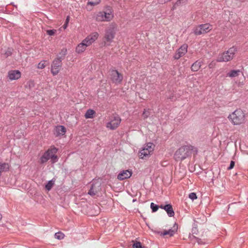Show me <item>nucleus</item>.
<instances>
[{"instance_id":"1","label":"nucleus","mask_w":248,"mask_h":248,"mask_svg":"<svg viewBox=\"0 0 248 248\" xmlns=\"http://www.w3.org/2000/svg\"><path fill=\"white\" fill-rule=\"evenodd\" d=\"M192 151L195 152L196 154L198 152L197 149L193 146H183L175 152L174 159L177 161H182L189 156Z\"/></svg>"},{"instance_id":"2","label":"nucleus","mask_w":248,"mask_h":248,"mask_svg":"<svg viewBox=\"0 0 248 248\" xmlns=\"http://www.w3.org/2000/svg\"><path fill=\"white\" fill-rule=\"evenodd\" d=\"M58 151L57 148L54 146H51L47 151H46L40 158L41 164L46 162L49 159H51L52 163H54L58 161L57 156L56 155Z\"/></svg>"},{"instance_id":"3","label":"nucleus","mask_w":248,"mask_h":248,"mask_svg":"<svg viewBox=\"0 0 248 248\" xmlns=\"http://www.w3.org/2000/svg\"><path fill=\"white\" fill-rule=\"evenodd\" d=\"M228 118L233 125H239L243 123L245 120V114L240 109L235 110L230 114Z\"/></svg>"},{"instance_id":"4","label":"nucleus","mask_w":248,"mask_h":248,"mask_svg":"<svg viewBox=\"0 0 248 248\" xmlns=\"http://www.w3.org/2000/svg\"><path fill=\"white\" fill-rule=\"evenodd\" d=\"M155 145L152 142L144 144L139 153V156L141 159L149 157L153 153Z\"/></svg>"},{"instance_id":"5","label":"nucleus","mask_w":248,"mask_h":248,"mask_svg":"<svg viewBox=\"0 0 248 248\" xmlns=\"http://www.w3.org/2000/svg\"><path fill=\"white\" fill-rule=\"evenodd\" d=\"M236 48L232 47L229 48L227 51L224 52L218 56L217 59V62H228L233 58Z\"/></svg>"},{"instance_id":"6","label":"nucleus","mask_w":248,"mask_h":248,"mask_svg":"<svg viewBox=\"0 0 248 248\" xmlns=\"http://www.w3.org/2000/svg\"><path fill=\"white\" fill-rule=\"evenodd\" d=\"M212 29V26L208 23L200 25L194 29L193 32L196 35L209 32Z\"/></svg>"},{"instance_id":"7","label":"nucleus","mask_w":248,"mask_h":248,"mask_svg":"<svg viewBox=\"0 0 248 248\" xmlns=\"http://www.w3.org/2000/svg\"><path fill=\"white\" fill-rule=\"evenodd\" d=\"M121 119L118 115H114L110 121L107 124V128L111 129H116L120 124Z\"/></svg>"},{"instance_id":"8","label":"nucleus","mask_w":248,"mask_h":248,"mask_svg":"<svg viewBox=\"0 0 248 248\" xmlns=\"http://www.w3.org/2000/svg\"><path fill=\"white\" fill-rule=\"evenodd\" d=\"M110 76L112 82L116 84L120 83L123 79V76L116 70L110 71Z\"/></svg>"},{"instance_id":"9","label":"nucleus","mask_w":248,"mask_h":248,"mask_svg":"<svg viewBox=\"0 0 248 248\" xmlns=\"http://www.w3.org/2000/svg\"><path fill=\"white\" fill-rule=\"evenodd\" d=\"M62 66V61L55 59L52 62L51 72L53 76L57 75L60 71Z\"/></svg>"},{"instance_id":"10","label":"nucleus","mask_w":248,"mask_h":248,"mask_svg":"<svg viewBox=\"0 0 248 248\" xmlns=\"http://www.w3.org/2000/svg\"><path fill=\"white\" fill-rule=\"evenodd\" d=\"M101 189V184L99 182L94 181L92 182L88 194L91 196L96 195Z\"/></svg>"},{"instance_id":"11","label":"nucleus","mask_w":248,"mask_h":248,"mask_svg":"<svg viewBox=\"0 0 248 248\" xmlns=\"http://www.w3.org/2000/svg\"><path fill=\"white\" fill-rule=\"evenodd\" d=\"M187 51V45L186 44L183 45L179 47L173 56V58L175 60H178L181 57L184 56Z\"/></svg>"},{"instance_id":"12","label":"nucleus","mask_w":248,"mask_h":248,"mask_svg":"<svg viewBox=\"0 0 248 248\" xmlns=\"http://www.w3.org/2000/svg\"><path fill=\"white\" fill-rule=\"evenodd\" d=\"M99 36V34L97 32H93L83 40V42L86 44V46H89L92 44Z\"/></svg>"},{"instance_id":"13","label":"nucleus","mask_w":248,"mask_h":248,"mask_svg":"<svg viewBox=\"0 0 248 248\" xmlns=\"http://www.w3.org/2000/svg\"><path fill=\"white\" fill-rule=\"evenodd\" d=\"M132 174V170H123L120 171L117 175V179L119 180L122 181L124 179L130 178Z\"/></svg>"},{"instance_id":"14","label":"nucleus","mask_w":248,"mask_h":248,"mask_svg":"<svg viewBox=\"0 0 248 248\" xmlns=\"http://www.w3.org/2000/svg\"><path fill=\"white\" fill-rule=\"evenodd\" d=\"M21 76V72L17 70H10L8 73L7 77L10 80H17Z\"/></svg>"},{"instance_id":"15","label":"nucleus","mask_w":248,"mask_h":248,"mask_svg":"<svg viewBox=\"0 0 248 248\" xmlns=\"http://www.w3.org/2000/svg\"><path fill=\"white\" fill-rule=\"evenodd\" d=\"M115 32L112 29H109L106 31L105 39L106 41L111 43L115 37Z\"/></svg>"},{"instance_id":"16","label":"nucleus","mask_w":248,"mask_h":248,"mask_svg":"<svg viewBox=\"0 0 248 248\" xmlns=\"http://www.w3.org/2000/svg\"><path fill=\"white\" fill-rule=\"evenodd\" d=\"M102 12L105 21H109L113 17V14L111 9H108L106 12Z\"/></svg>"},{"instance_id":"17","label":"nucleus","mask_w":248,"mask_h":248,"mask_svg":"<svg viewBox=\"0 0 248 248\" xmlns=\"http://www.w3.org/2000/svg\"><path fill=\"white\" fill-rule=\"evenodd\" d=\"M163 209H164L167 212L168 215L170 217L174 216V212L171 204H168L164 205L163 207Z\"/></svg>"},{"instance_id":"18","label":"nucleus","mask_w":248,"mask_h":248,"mask_svg":"<svg viewBox=\"0 0 248 248\" xmlns=\"http://www.w3.org/2000/svg\"><path fill=\"white\" fill-rule=\"evenodd\" d=\"M66 132V128L63 125H59L56 127V136H59L61 135H63Z\"/></svg>"},{"instance_id":"19","label":"nucleus","mask_w":248,"mask_h":248,"mask_svg":"<svg viewBox=\"0 0 248 248\" xmlns=\"http://www.w3.org/2000/svg\"><path fill=\"white\" fill-rule=\"evenodd\" d=\"M202 61V60H198L196 61L191 66V70L194 72L198 71L201 68Z\"/></svg>"},{"instance_id":"20","label":"nucleus","mask_w":248,"mask_h":248,"mask_svg":"<svg viewBox=\"0 0 248 248\" xmlns=\"http://www.w3.org/2000/svg\"><path fill=\"white\" fill-rule=\"evenodd\" d=\"M67 50L65 48H63L61 49L60 53L57 55V57L55 58L62 61L64 59L66 55L67 54Z\"/></svg>"},{"instance_id":"21","label":"nucleus","mask_w":248,"mask_h":248,"mask_svg":"<svg viewBox=\"0 0 248 248\" xmlns=\"http://www.w3.org/2000/svg\"><path fill=\"white\" fill-rule=\"evenodd\" d=\"M176 225V224H174V225ZM177 229V226L176 227H175V226H173V229H170L169 230H165L162 232V234L163 235H169L170 236H172L175 232H176Z\"/></svg>"},{"instance_id":"22","label":"nucleus","mask_w":248,"mask_h":248,"mask_svg":"<svg viewBox=\"0 0 248 248\" xmlns=\"http://www.w3.org/2000/svg\"><path fill=\"white\" fill-rule=\"evenodd\" d=\"M88 46H86V44L83 42V40L76 47V51L78 53H82L85 50L86 47Z\"/></svg>"},{"instance_id":"23","label":"nucleus","mask_w":248,"mask_h":248,"mask_svg":"<svg viewBox=\"0 0 248 248\" xmlns=\"http://www.w3.org/2000/svg\"><path fill=\"white\" fill-rule=\"evenodd\" d=\"M240 73L241 71L240 70H232L227 74V77L230 78L236 77L238 76Z\"/></svg>"},{"instance_id":"24","label":"nucleus","mask_w":248,"mask_h":248,"mask_svg":"<svg viewBox=\"0 0 248 248\" xmlns=\"http://www.w3.org/2000/svg\"><path fill=\"white\" fill-rule=\"evenodd\" d=\"M187 0H178L173 5L171 10H174L177 8V7L185 5L186 3Z\"/></svg>"},{"instance_id":"25","label":"nucleus","mask_w":248,"mask_h":248,"mask_svg":"<svg viewBox=\"0 0 248 248\" xmlns=\"http://www.w3.org/2000/svg\"><path fill=\"white\" fill-rule=\"evenodd\" d=\"M95 113L94 110L91 109H88L85 114V117L86 119L93 118Z\"/></svg>"},{"instance_id":"26","label":"nucleus","mask_w":248,"mask_h":248,"mask_svg":"<svg viewBox=\"0 0 248 248\" xmlns=\"http://www.w3.org/2000/svg\"><path fill=\"white\" fill-rule=\"evenodd\" d=\"M95 19L97 21H105L104 18L103 17V12H98L95 16Z\"/></svg>"},{"instance_id":"27","label":"nucleus","mask_w":248,"mask_h":248,"mask_svg":"<svg viewBox=\"0 0 248 248\" xmlns=\"http://www.w3.org/2000/svg\"><path fill=\"white\" fill-rule=\"evenodd\" d=\"M54 185V181L53 180H50L48 182V183L46 185L45 188L47 190H50L53 185Z\"/></svg>"},{"instance_id":"28","label":"nucleus","mask_w":248,"mask_h":248,"mask_svg":"<svg viewBox=\"0 0 248 248\" xmlns=\"http://www.w3.org/2000/svg\"><path fill=\"white\" fill-rule=\"evenodd\" d=\"M101 0H89L87 5L94 6L98 4L100 2Z\"/></svg>"},{"instance_id":"29","label":"nucleus","mask_w":248,"mask_h":248,"mask_svg":"<svg viewBox=\"0 0 248 248\" xmlns=\"http://www.w3.org/2000/svg\"><path fill=\"white\" fill-rule=\"evenodd\" d=\"M64 237V234L62 232H58L55 233V237L58 240H62Z\"/></svg>"},{"instance_id":"30","label":"nucleus","mask_w":248,"mask_h":248,"mask_svg":"<svg viewBox=\"0 0 248 248\" xmlns=\"http://www.w3.org/2000/svg\"><path fill=\"white\" fill-rule=\"evenodd\" d=\"M150 207L152 210L153 212H156L158 209V208H159V206L155 204L153 202H152L151 203Z\"/></svg>"},{"instance_id":"31","label":"nucleus","mask_w":248,"mask_h":248,"mask_svg":"<svg viewBox=\"0 0 248 248\" xmlns=\"http://www.w3.org/2000/svg\"><path fill=\"white\" fill-rule=\"evenodd\" d=\"M132 247L133 248H142L141 243L138 241L134 243Z\"/></svg>"},{"instance_id":"32","label":"nucleus","mask_w":248,"mask_h":248,"mask_svg":"<svg viewBox=\"0 0 248 248\" xmlns=\"http://www.w3.org/2000/svg\"><path fill=\"white\" fill-rule=\"evenodd\" d=\"M46 67L45 61H41L37 65V68L39 69H43Z\"/></svg>"},{"instance_id":"33","label":"nucleus","mask_w":248,"mask_h":248,"mask_svg":"<svg viewBox=\"0 0 248 248\" xmlns=\"http://www.w3.org/2000/svg\"><path fill=\"white\" fill-rule=\"evenodd\" d=\"M56 31H57L54 29L48 30L46 31V33L49 36H52L54 35Z\"/></svg>"},{"instance_id":"34","label":"nucleus","mask_w":248,"mask_h":248,"mask_svg":"<svg viewBox=\"0 0 248 248\" xmlns=\"http://www.w3.org/2000/svg\"><path fill=\"white\" fill-rule=\"evenodd\" d=\"M149 114H150V113H149V109H148V110L144 109V110L142 113V116H143L144 119H145L148 117Z\"/></svg>"},{"instance_id":"35","label":"nucleus","mask_w":248,"mask_h":248,"mask_svg":"<svg viewBox=\"0 0 248 248\" xmlns=\"http://www.w3.org/2000/svg\"><path fill=\"white\" fill-rule=\"evenodd\" d=\"M188 197L192 200H194L197 198L195 193L192 192L189 194Z\"/></svg>"},{"instance_id":"36","label":"nucleus","mask_w":248,"mask_h":248,"mask_svg":"<svg viewBox=\"0 0 248 248\" xmlns=\"http://www.w3.org/2000/svg\"><path fill=\"white\" fill-rule=\"evenodd\" d=\"M235 165V162L233 161H231L230 162V164L229 167L227 168L228 170H231L232 169L234 166Z\"/></svg>"},{"instance_id":"37","label":"nucleus","mask_w":248,"mask_h":248,"mask_svg":"<svg viewBox=\"0 0 248 248\" xmlns=\"http://www.w3.org/2000/svg\"><path fill=\"white\" fill-rule=\"evenodd\" d=\"M12 54V52L11 50H8L5 53V55L7 57L9 56H10Z\"/></svg>"},{"instance_id":"38","label":"nucleus","mask_w":248,"mask_h":248,"mask_svg":"<svg viewBox=\"0 0 248 248\" xmlns=\"http://www.w3.org/2000/svg\"><path fill=\"white\" fill-rule=\"evenodd\" d=\"M208 66L209 68H212L214 66V64L212 62H211L209 64Z\"/></svg>"},{"instance_id":"39","label":"nucleus","mask_w":248,"mask_h":248,"mask_svg":"<svg viewBox=\"0 0 248 248\" xmlns=\"http://www.w3.org/2000/svg\"><path fill=\"white\" fill-rule=\"evenodd\" d=\"M164 206V205H161L160 206V207L161 208V209H163V207Z\"/></svg>"},{"instance_id":"40","label":"nucleus","mask_w":248,"mask_h":248,"mask_svg":"<svg viewBox=\"0 0 248 248\" xmlns=\"http://www.w3.org/2000/svg\"><path fill=\"white\" fill-rule=\"evenodd\" d=\"M68 20H69V19H68V17H67V19H66V22H68Z\"/></svg>"}]
</instances>
